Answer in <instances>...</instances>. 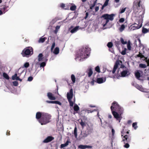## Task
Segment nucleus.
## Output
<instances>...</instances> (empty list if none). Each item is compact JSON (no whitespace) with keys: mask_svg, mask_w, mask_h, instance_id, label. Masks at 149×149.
Instances as JSON below:
<instances>
[{"mask_svg":"<svg viewBox=\"0 0 149 149\" xmlns=\"http://www.w3.org/2000/svg\"><path fill=\"white\" fill-rule=\"evenodd\" d=\"M124 139L123 140L124 143L125 142L130 143L131 140V136L130 135H125L124 136Z\"/></svg>","mask_w":149,"mask_h":149,"instance_id":"obj_9","label":"nucleus"},{"mask_svg":"<svg viewBox=\"0 0 149 149\" xmlns=\"http://www.w3.org/2000/svg\"><path fill=\"white\" fill-rule=\"evenodd\" d=\"M115 43L116 46L118 47L119 46L120 44V42L119 41H116L115 42Z\"/></svg>","mask_w":149,"mask_h":149,"instance_id":"obj_40","label":"nucleus"},{"mask_svg":"<svg viewBox=\"0 0 149 149\" xmlns=\"http://www.w3.org/2000/svg\"><path fill=\"white\" fill-rule=\"evenodd\" d=\"M127 48L129 50H131V46L130 42H129L127 44Z\"/></svg>","mask_w":149,"mask_h":149,"instance_id":"obj_46","label":"nucleus"},{"mask_svg":"<svg viewBox=\"0 0 149 149\" xmlns=\"http://www.w3.org/2000/svg\"><path fill=\"white\" fill-rule=\"evenodd\" d=\"M71 79L72 81V83L74 84L75 82L76 78L75 76L73 74H72L71 76Z\"/></svg>","mask_w":149,"mask_h":149,"instance_id":"obj_28","label":"nucleus"},{"mask_svg":"<svg viewBox=\"0 0 149 149\" xmlns=\"http://www.w3.org/2000/svg\"><path fill=\"white\" fill-rule=\"evenodd\" d=\"M97 0H95L94 1L93 3L91 6L90 8L91 9H92L96 5Z\"/></svg>","mask_w":149,"mask_h":149,"instance_id":"obj_34","label":"nucleus"},{"mask_svg":"<svg viewBox=\"0 0 149 149\" xmlns=\"http://www.w3.org/2000/svg\"><path fill=\"white\" fill-rule=\"evenodd\" d=\"M133 8L134 10L136 9L137 10H140L141 9H144V6L142 4L141 0H136L133 3Z\"/></svg>","mask_w":149,"mask_h":149,"instance_id":"obj_4","label":"nucleus"},{"mask_svg":"<svg viewBox=\"0 0 149 149\" xmlns=\"http://www.w3.org/2000/svg\"><path fill=\"white\" fill-rule=\"evenodd\" d=\"M65 147V143H64L63 144H61L60 146V148H62L64 147Z\"/></svg>","mask_w":149,"mask_h":149,"instance_id":"obj_57","label":"nucleus"},{"mask_svg":"<svg viewBox=\"0 0 149 149\" xmlns=\"http://www.w3.org/2000/svg\"><path fill=\"white\" fill-rule=\"evenodd\" d=\"M92 147V146L88 145H80L78 146V148L81 149H85L87 148H91Z\"/></svg>","mask_w":149,"mask_h":149,"instance_id":"obj_17","label":"nucleus"},{"mask_svg":"<svg viewBox=\"0 0 149 149\" xmlns=\"http://www.w3.org/2000/svg\"><path fill=\"white\" fill-rule=\"evenodd\" d=\"M139 66L141 68H146L147 66L144 64L141 63L139 64Z\"/></svg>","mask_w":149,"mask_h":149,"instance_id":"obj_35","label":"nucleus"},{"mask_svg":"<svg viewBox=\"0 0 149 149\" xmlns=\"http://www.w3.org/2000/svg\"><path fill=\"white\" fill-rule=\"evenodd\" d=\"M112 107H111L110 109L111 110L112 114H113L114 118H116L117 120H119L120 118V115H119V114L117 112L115 111H112Z\"/></svg>","mask_w":149,"mask_h":149,"instance_id":"obj_10","label":"nucleus"},{"mask_svg":"<svg viewBox=\"0 0 149 149\" xmlns=\"http://www.w3.org/2000/svg\"><path fill=\"white\" fill-rule=\"evenodd\" d=\"M88 13H86V16L85 17V18L86 19L88 17Z\"/></svg>","mask_w":149,"mask_h":149,"instance_id":"obj_63","label":"nucleus"},{"mask_svg":"<svg viewBox=\"0 0 149 149\" xmlns=\"http://www.w3.org/2000/svg\"><path fill=\"white\" fill-rule=\"evenodd\" d=\"M137 23H135L131 26L130 30L134 31L136 29H137L141 27L142 23L140 20H139L137 22Z\"/></svg>","mask_w":149,"mask_h":149,"instance_id":"obj_7","label":"nucleus"},{"mask_svg":"<svg viewBox=\"0 0 149 149\" xmlns=\"http://www.w3.org/2000/svg\"><path fill=\"white\" fill-rule=\"evenodd\" d=\"M125 25L123 24L119 28V30L120 32H122L125 28Z\"/></svg>","mask_w":149,"mask_h":149,"instance_id":"obj_29","label":"nucleus"},{"mask_svg":"<svg viewBox=\"0 0 149 149\" xmlns=\"http://www.w3.org/2000/svg\"><path fill=\"white\" fill-rule=\"evenodd\" d=\"M125 70L123 71L121 73V76L123 77H125L130 74L128 69L126 67H125Z\"/></svg>","mask_w":149,"mask_h":149,"instance_id":"obj_11","label":"nucleus"},{"mask_svg":"<svg viewBox=\"0 0 149 149\" xmlns=\"http://www.w3.org/2000/svg\"><path fill=\"white\" fill-rule=\"evenodd\" d=\"M46 102L48 103H52L53 104V101H49V100H47L46 101Z\"/></svg>","mask_w":149,"mask_h":149,"instance_id":"obj_58","label":"nucleus"},{"mask_svg":"<svg viewBox=\"0 0 149 149\" xmlns=\"http://www.w3.org/2000/svg\"><path fill=\"white\" fill-rule=\"evenodd\" d=\"M33 77L31 76L29 77L28 79V81H31L33 79Z\"/></svg>","mask_w":149,"mask_h":149,"instance_id":"obj_55","label":"nucleus"},{"mask_svg":"<svg viewBox=\"0 0 149 149\" xmlns=\"http://www.w3.org/2000/svg\"><path fill=\"white\" fill-rule=\"evenodd\" d=\"M77 8V7L76 5H74L71 6L70 8V10L72 11L75 10Z\"/></svg>","mask_w":149,"mask_h":149,"instance_id":"obj_33","label":"nucleus"},{"mask_svg":"<svg viewBox=\"0 0 149 149\" xmlns=\"http://www.w3.org/2000/svg\"><path fill=\"white\" fill-rule=\"evenodd\" d=\"M86 72L89 77H91L93 74L92 69L91 68H88L86 71Z\"/></svg>","mask_w":149,"mask_h":149,"instance_id":"obj_18","label":"nucleus"},{"mask_svg":"<svg viewBox=\"0 0 149 149\" xmlns=\"http://www.w3.org/2000/svg\"><path fill=\"white\" fill-rule=\"evenodd\" d=\"M29 66V63L28 62H26L24 65V67L25 68L28 67Z\"/></svg>","mask_w":149,"mask_h":149,"instance_id":"obj_47","label":"nucleus"},{"mask_svg":"<svg viewBox=\"0 0 149 149\" xmlns=\"http://www.w3.org/2000/svg\"><path fill=\"white\" fill-rule=\"evenodd\" d=\"M1 10L3 11L4 13L8 11L9 9V5L8 4H4L1 6Z\"/></svg>","mask_w":149,"mask_h":149,"instance_id":"obj_12","label":"nucleus"},{"mask_svg":"<svg viewBox=\"0 0 149 149\" xmlns=\"http://www.w3.org/2000/svg\"><path fill=\"white\" fill-rule=\"evenodd\" d=\"M47 96L48 98L50 100H54L56 99L55 97L51 93H47Z\"/></svg>","mask_w":149,"mask_h":149,"instance_id":"obj_14","label":"nucleus"},{"mask_svg":"<svg viewBox=\"0 0 149 149\" xmlns=\"http://www.w3.org/2000/svg\"><path fill=\"white\" fill-rule=\"evenodd\" d=\"M126 8H122V9L120 8V11L119 12V13L120 14H122L123 13H124L125 11Z\"/></svg>","mask_w":149,"mask_h":149,"instance_id":"obj_36","label":"nucleus"},{"mask_svg":"<svg viewBox=\"0 0 149 149\" xmlns=\"http://www.w3.org/2000/svg\"><path fill=\"white\" fill-rule=\"evenodd\" d=\"M146 62L147 63V66H149V59H148V60L146 61Z\"/></svg>","mask_w":149,"mask_h":149,"instance_id":"obj_64","label":"nucleus"},{"mask_svg":"<svg viewBox=\"0 0 149 149\" xmlns=\"http://www.w3.org/2000/svg\"><path fill=\"white\" fill-rule=\"evenodd\" d=\"M99 9V7L98 6H96L95 8V12H97L98 10Z\"/></svg>","mask_w":149,"mask_h":149,"instance_id":"obj_59","label":"nucleus"},{"mask_svg":"<svg viewBox=\"0 0 149 149\" xmlns=\"http://www.w3.org/2000/svg\"><path fill=\"white\" fill-rule=\"evenodd\" d=\"M33 49L32 47H29L24 49L21 53L23 57L26 56L30 55L31 52H33Z\"/></svg>","mask_w":149,"mask_h":149,"instance_id":"obj_6","label":"nucleus"},{"mask_svg":"<svg viewBox=\"0 0 149 149\" xmlns=\"http://www.w3.org/2000/svg\"><path fill=\"white\" fill-rule=\"evenodd\" d=\"M55 43L54 42H53L52 44V47H51V52L52 51L53 49L55 47Z\"/></svg>","mask_w":149,"mask_h":149,"instance_id":"obj_44","label":"nucleus"},{"mask_svg":"<svg viewBox=\"0 0 149 149\" xmlns=\"http://www.w3.org/2000/svg\"><path fill=\"white\" fill-rule=\"evenodd\" d=\"M47 59H46L45 60H44L45 62H42L40 63V68L44 67L46 65V62L47 61Z\"/></svg>","mask_w":149,"mask_h":149,"instance_id":"obj_24","label":"nucleus"},{"mask_svg":"<svg viewBox=\"0 0 149 149\" xmlns=\"http://www.w3.org/2000/svg\"><path fill=\"white\" fill-rule=\"evenodd\" d=\"M46 39L47 38L45 37H44L43 38H41L38 40V42L39 43H43L45 41Z\"/></svg>","mask_w":149,"mask_h":149,"instance_id":"obj_30","label":"nucleus"},{"mask_svg":"<svg viewBox=\"0 0 149 149\" xmlns=\"http://www.w3.org/2000/svg\"><path fill=\"white\" fill-rule=\"evenodd\" d=\"M54 137L52 136H48L43 141V142L44 143H47L51 142L54 140Z\"/></svg>","mask_w":149,"mask_h":149,"instance_id":"obj_13","label":"nucleus"},{"mask_svg":"<svg viewBox=\"0 0 149 149\" xmlns=\"http://www.w3.org/2000/svg\"><path fill=\"white\" fill-rule=\"evenodd\" d=\"M137 123L136 122L132 124V127H134V129L135 130H136L137 127Z\"/></svg>","mask_w":149,"mask_h":149,"instance_id":"obj_39","label":"nucleus"},{"mask_svg":"<svg viewBox=\"0 0 149 149\" xmlns=\"http://www.w3.org/2000/svg\"><path fill=\"white\" fill-rule=\"evenodd\" d=\"M119 64V62L118 61H116L114 65L113 70H112V72L113 74H114L117 69V68L118 65Z\"/></svg>","mask_w":149,"mask_h":149,"instance_id":"obj_15","label":"nucleus"},{"mask_svg":"<svg viewBox=\"0 0 149 149\" xmlns=\"http://www.w3.org/2000/svg\"><path fill=\"white\" fill-rule=\"evenodd\" d=\"M53 104H58L60 105H61V102H59L58 101H53Z\"/></svg>","mask_w":149,"mask_h":149,"instance_id":"obj_50","label":"nucleus"},{"mask_svg":"<svg viewBox=\"0 0 149 149\" xmlns=\"http://www.w3.org/2000/svg\"><path fill=\"white\" fill-rule=\"evenodd\" d=\"M42 113L38 112L36 113V118L37 119L39 120L42 118Z\"/></svg>","mask_w":149,"mask_h":149,"instance_id":"obj_19","label":"nucleus"},{"mask_svg":"<svg viewBox=\"0 0 149 149\" xmlns=\"http://www.w3.org/2000/svg\"><path fill=\"white\" fill-rule=\"evenodd\" d=\"M59 52V49L58 47H56L55 49L53 52V53L55 54H58Z\"/></svg>","mask_w":149,"mask_h":149,"instance_id":"obj_25","label":"nucleus"},{"mask_svg":"<svg viewBox=\"0 0 149 149\" xmlns=\"http://www.w3.org/2000/svg\"><path fill=\"white\" fill-rule=\"evenodd\" d=\"M80 123L82 127H83L86 125L85 123L83 122L82 120H81V122Z\"/></svg>","mask_w":149,"mask_h":149,"instance_id":"obj_41","label":"nucleus"},{"mask_svg":"<svg viewBox=\"0 0 149 149\" xmlns=\"http://www.w3.org/2000/svg\"><path fill=\"white\" fill-rule=\"evenodd\" d=\"M79 26H77L72 29L70 31V32L72 33H74L77 32L79 29Z\"/></svg>","mask_w":149,"mask_h":149,"instance_id":"obj_21","label":"nucleus"},{"mask_svg":"<svg viewBox=\"0 0 149 149\" xmlns=\"http://www.w3.org/2000/svg\"><path fill=\"white\" fill-rule=\"evenodd\" d=\"M43 55L42 54L40 53V54L38 56V61H42V59L43 58ZM44 60H43V61H44Z\"/></svg>","mask_w":149,"mask_h":149,"instance_id":"obj_22","label":"nucleus"},{"mask_svg":"<svg viewBox=\"0 0 149 149\" xmlns=\"http://www.w3.org/2000/svg\"><path fill=\"white\" fill-rule=\"evenodd\" d=\"M107 46L109 48H111L113 46V44L111 42H109L107 45Z\"/></svg>","mask_w":149,"mask_h":149,"instance_id":"obj_37","label":"nucleus"},{"mask_svg":"<svg viewBox=\"0 0 149 149\" xmlns=\"http://www.w3.org/2000/svg\"><path fill=\"white\" fill-rule=\"evenodd\" d=\"M73 96V91L72 88H71L69 92H68L67 94V97L70 106L73 107L74 105V102L71 101V99Z\"/></svg>","mask_w":149,"mask_h":149,"instance_id":"obj_5","label":"nucleus"},{"mask_svg":"<svg viewBox=\"0 0 149 149\" xmlns=\"http://www.w3.org/2000/svg\"><path fill=\"white\" fill-rule=\"evenodd\" d=\"M135 76L137 79H139V78L141 77V74L140 72L138 71L135 73Z\"/></svg>","mask_w":149,"mask_h":149,"instance_id":"obj_23","label":"nucleus"},{"mask_svg":"<svg viewBox=\"0 0 149 149\" xmlns=\"http://www.w3.org/2000/svg\"><path fill=\"white\" fill-rule=\"evenodd\" d=\"M90 51L91 49L88 47H83L78 54V57L82 59L86 58L89 56Z\"/></svg>","mask_w":149,"mask_h":149,"instance_id":"obj_3","label":"nucleus"},{"mask_svg":"<svg viewBox=\"0 0 149 149\" xmlns=\"http://www.w3.org/2000/svg\"><path fill=\"white\" fill-rule=\"evenodd\" d=\"M115 16V15L114 14L110 15L105 14L102 15L100 18L102 19L101 23L102 24L103 26V27L105 26L109 20L113 21Z\"/></svg>","mask_w":149,"mask_h":149,"instance_id":"obj_1","label":"nucleus"},{"mask_svg":"<svg viewBox=\"0 0 149 149\" xmlns=\"http://www.w3.org/2000/svg\"><path fill=\"white\" fill-rule=\"evenodd\" d=\"M126 49L125 48L124 50H123L121 52V54L123 55H125L126 54Z\"/></svg>","mask_w":149,"mask_h":149,"instance_id":"obj_48","label":"nucleus"},{"mask_svg":"<svg viewBox=\"0 0 149 149\" xmlns=\"http://www.w3.org/2000/svg\"><path fill=\"white\" fill-rule=\"evenodd\" d=\"M95 81L93 80L91 82V84L92 85H93L94 84Z\"/></svg>","mask_w":149,"mask_h":149,"instance_id":"obj_62","label":"nucleus"},{"mask_svg":"<svg viewBox=\"0 0 149 149\" xmlns=\"http://www.w3.org/2000/svg\"><path fill=\"white\" fill-rule=\"evenodd\" d=\"M95 70L98 72H100V68L99 66H97L95 68Z\"/></svg>","mask_w":149,"mask_h":149,"instance_id":"obj_45","label":"nucleus"},{"mask_svg":"<svg viewBox=\"0 0 149 149\" xmlns=\"http://www.w3.org/2000/svg\"><path fill=\"white\" fill-rule=\"evenodd\" d=\"M73 108L74 111H76L77 112L79 110V107L77 104H75L74 105Z\"/></svg>","mask_w":149,"mask_h":149,"instance_id":"obj_27","label":"nucleus"},{"mask_svg":"<svg viewBox=\"0 0 149 149\" xmlns=\"http://www.w3.org/2000/svg\"><path fill=\"white\" fill-rule=\"evenodd\" d=\"M112 107V111H122V108L118 104V103L116 101H114L112 103V105L111 107Z\"/></svg>","mask_w":149,"mask_h":149,"instance_id":"obj_8","label":"nucleus"},{"mask_svg":"<svg viewBox=\"0 0 149 149\" xmlns=\"http://www.w3.org/2000/svg\"><path fill=\"white\" fill-rule=\"evenodd\" d=\"M13 85L15 86H17L18 85V83L17 81H15L13 82Z\"/></svg>","mask_w":149,"mask_h":149,"instance_id":"obj_51","label":"nucleus"},{"mask_svg":"<svg viewBox=\"0 0 149 149\" xmlns=\"http://www.w3.org/2000/svg\"><path fill=\"white\" fill-rule=\"evenodd\" d=\"M58 7L61 8L62 9H64L65 7V4L63 3H61L60 4V5L58 6Z\"/></svg>","mask_w":149,"mask_h":149,"instance_id":"obj_49","label":"nucleus"},{"mask_svg":"<svg viewBox=\"0 0 149 149\" xmlns=\"http://www.w3.org/2000/svg\"><path fill=\"white\" fill-rule=\"evenodd\" d=\"M137 56L138 57H140L141 58L144 57V56L142 54V53L140 52L137 55Z\"/></svg>","mask_w":149,"mask_h":149,"instance_id":"obj_43","label":"nucleus"},{"mask_svg":"<svg viewBox=\"0 0 149 149\" xmlns=\"http://www.w3.org/2000/svg\"><path fill=\"white\" fill-rule=\"evenodd\" d=\"M51 117L50 114L43 112L42 118L39 120V122L42 125H45L50 122Z\"/></svg>","mask_w":149,"mask_h":149,"instance_id":"obj_2","label":"nucleus"},{"mask_svg":"<svg viewBox=\"0 0 149 149\" xmlns=\"http://www.w3.org/2000/svg\"><path fill=\"white\" fill-rule=\"evenodd\" d=\"M69 143H70V141L68 140L66 142V146L68 145Z\"/></svg>","mask_w":149,"mask_h":149,"instance_id":"obj_60","label":"nucleus"},{"mask_svg":"<svg viewBox=\"0 0 149 149\" xmlns=\"http://www.w3.org/2000/svg\"><path fill=\"white\" fill-rule=\"evenodd\" d=\"M77 127L76 126L74 128V136L75 138H77Z\"/></svg>","mask_w":149,"mask_h":149,"instance_id":"obj_31","label":"nucleus"},{"mask_svg":"<svg viewBox=\"0 0 149 149\" xmlns=\"http://www.w3.org/2000/svg\"><path fill=\"white\" fill-rule=\"evenodd\" d=\"M10 131L8 130H7V131L6 133V134L7 135L9 136L10 135Z\"/></svg>","mask_w":149,"mask_h":149,"instance_id":"obj_61","label":"nucleus"},{"mask_svg":"<svg viewBox=\"0 0 149 149\" xmlns=\"http://www.w3.org/2000/svg\"><path fill=\"white\" fill-rule=\"evenodd\" d=\"M109 0H106L104 3V6H107L108 5Z\"/></svg>","mask_w":149,"mask_h":149,"instance_id":"obj_53","label":"nucleus"},{"mask_svg":"<svg viewBox=\"0 0 149 149\" xmlns=\"http://www.w3.org/2000/svg\"><path fill=\"white\" fill-rule=\"evenodd\" d=\"M149 31L148 28L147 29V28H145L143 27L142 29V32L143 33H146L148 32Z\"/></svg>","mask_w":149,"mask_h":149,"instance_id":"obj_26","label":"nucleus"},{"mask_svg":"<svg viewBox=\"0 0 149 149\" xmlns=\"http://www.w3.org/2000/svg\"><path fill=\"white\" fill-rule=\"evenodd\" d=\"M105 81V78L103 79L102 78H97L96 82L98 84H101L104 82Z\"/></svg>","mask_w":149,"mask_h":149,"instance_id":"obj_20","label":"nucleus"},{"mask_svg":"<svg viewBox=\"0 0 149 149\" xmlns=\"http://www.w3.org/2000/svg\"><path fill=\"white\" fill-rule=\"evenodd\" d=\"M125 21V19L123 18H120L119 19V22L120 23H123Z\"/></svg>","mask_w":149,"mask_h":149,"instance_id":"obj_54","label":"nucleus"},{"mask_svg":"<svg viewBox=\"0 0 149 149\" xmlns=\"http://www.w3.org/2000/svg\"><path fill=\"white\" fill-rule=\"evenodd\" d=\"M120 43L121 42L123 44H125L127 43V42L126 41H124L123 38H121L120 39Z\"/></svg>","mask_w":149,"mask_h":149,"instance_id":"obj_38","label":"nucleus"},{"mask_svg":"<svg viewBox=\"0 0 149 149\" xmlns=\"http://www.w3.org/2000/svg\"><path fill=\"white\" fill-rule=\"evenodd\" d=\"M97 111V110H95V109H94L93 110H86V111H87V112L88 113H92L93 112V111Z\"/></svg>","mask_w":149,"mask_h":149,"instance_id":"obj_52","label":"nucleus"},{"mask_svg":"<svg viewBox=\"0 0 149 149\" xmlns=\"http://www.w3.org/2000/svg\"><path fill=\"white\" fill-rule=\"evenodd\" d=\"M17 74L15 73L12 76V79L13 80H19L20 82H21L22 81V79L19 78V76H17Z\"/></svg>","mask_w":149,"mask_h":149,"instance_id":"obj_16","label":"nucleus"},{"mask_svg":"<svg viewBox=\"0 0 149 149\" xmlns=\"http://www.w3.org/2000/svg\"><path fill=\"white\" fill-rule=\"evenodd\" d=\"M3 76L4 78L7 79L8 80L9 79V77L8 75L5 72L3 73Z\"/></svg>","mask_w":149,"mask_h":149,"instance_id":"obj_32","label":"nucleus"},{"mask_svg":"<svg viewBox=\"0 0 149 149\" xmlns=\"http://www.w3.org/2000/svg\"><path fill=\"white\" fill-rule=\"evenodd\" d=\"M128 143L125 142V143H124L125 144L124 145V147L126 148H128L129 147L130 145Z\"/></svg>","mask_w":149,"mask_h":149,"instance_id":"obj_42","label":"nucleus"},{"mask_svg":"<svg viewBox=\"0 0 149 149\" xmlns=\"http://www.w3.org/2000/svg\"><path fill=\"white\" fill-rule=\"evenodd\" d=\"M111 132L112 134V136H114L115 131L112 128L111 129Z\"/></svg>","mask_w":149,"mask_h":149,"instance_id":"obj_56","label":"nucleus"}]
</instances>
